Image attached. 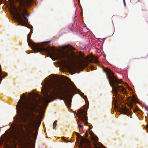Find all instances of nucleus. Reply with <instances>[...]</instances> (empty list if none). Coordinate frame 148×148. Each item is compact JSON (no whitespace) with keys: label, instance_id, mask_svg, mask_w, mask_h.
Masks as SVG:
<instances>
[{"label":"nucleus","instance_id":"f257e3e1","mask_svg":"<svg viewBox=\"0 0 148 148\" xmlns=\"http://www.w3.org/2000/svg\"><path fill=\"white\" fill-rule=\"evenodd\" d=\"M41 85V91L43 96L36 95L35 97L29 100V140L31 137H33L35 140L36 139L38 133L36 127L38 126V129L41 123L40 121L37 122L34 120L36 116L34 112H39L44 116V112L40 111L39 109H45L49 103L53 100L55 95H57L59 96L60 99L64 101L66 105L69 108L71 106L74 92L78 93L85 100L86 105L84 106L83 109L78 110L77 115L85 125H88V100L84 93L78 89L74 83L71 82V86L69 87L61 82H54L52 79L46 78Z\"/></svg>","mask_w":148,"mask_h":148},{"label":"nucleus","instance_id":"f03ea898","mask_svg":"<svg viewBox=\"0 0 148 148\" xmlns=\"http://www.w3.org/2000/svg\"><path fill=\"white\" fill-rule=\"evenodd\" d=\"M103 71L106 72L107 78L112 88V92L115 96L112 104L114 108L124 114L127 115H131L132 113L126 107L124 106H120V102L122 99V97L119 94L118 91L123 94L127 93L126 89L122 85H119L118 84H124L121 80L118 79L114 75L113 72L109 69H104Z\"/></svg>","mask_w":148,"mask_h":148},{"label":"nucleus","instance_id":"7ed1b4c3","mask_svg":"<svg viewBox=\"0 0 148 148\" xmlns=\"http://www.w3.org/2000/svg\"><path fill=\"white\" fill-rule=\"evenodd\" d=\"M50 43V41L44 42L41 44H37L40 45V47H42L43 49H41L36 52H44L49 54H51L52 56L56 59L59 60L64 64L67 65L68 64L74 63L76 64L79 62L80 58L75 52L71 51L69 49L66 50L63 49L61 51L58 52H53L52 48L48 47H45L44 45H46ZM67 46H62V48L64 49L68 48Z\"/></svg>","mask_w":148,"mask_h":148},{"label":"nucleus","instance_id":"20e7f679","mask_svg":"<svg viewBox=\"0 0 148 148\" xmlns=\"http://www.w3.org/2000/svg\"><path fill=\"white\" fill-rule=\"evenodd\" d=\"M26 0H24L23 2H21L19 4L18 6H16L14 3H12L10 5V9L11 12L14 15V18L16 21L18 22V24L22 26L27 27L28 28L31 29L30 32H32V25H28L27 26L24 24V22L27 23L28 21L27 17L25 16V15L28 17L29 14L27 13V11L24 8V4Z\"/></svg>","mask_w":148,"mask_h":148},{"label":"nucleus","instance_id":"39448f33","mask_svg":"<svg viewBox=\"0 0 148 148\" xmlns=\"http://www.w3.org/2000/svg\"><path fill=\"white\" fill-rule=\"evenodd\" d=\"M89 134L91 139L93 142L91 143L87 139L81 136L79 140V143L80 147L84 148H91L92 145H94V148H106L100 143L98 142V138L95 135L92 131L89 132Z\"/></svg>","mask_w":148,"mask_h":148},{"label":"nucleus","instance_id":"423d86ee","mask_svg":"<svg viewBox=\"0 0 148 148\" xmlns=\"http://www.w3.org/2000/svg\"><path fill=\"white\" fill-rule=\"evenodd\" d=\"M89 63H92L97 64H99V62L96 58H92L90 60L86 59V60L84 61V64H79L76 65L74 67V69H81V70L82 71V70H83V68L88 66Z\"/></svg>","mask_w":148,"mask_h":148},{"label":"nucleus","instance_id":"0eeeda50","mask_svg":"<svg viewBox=\"0 0 148 148\" xmlns=\"http://www.w3.org/2000/svg\"><path fill=\"white\" fill-rule=\"evenodd\" d=\"M31 34H29L27 37V42L28 45L32 47V49L34 50V53H35L37 52L40 51L41 49H43L42 47H40V45H37L36 43H34L32 41L29 40L30 38Z\"/></svg>","mask_w":148,"mask_h":148},{"label":"nucleus","instance_id":"6e6552de","mask_svg":"<svg viewBox=\"0 0 148 148\" xmlns=\"http://www.w3.org/2000/svg\"><path fill=\"white\" fill-rule=\"evenodd\" d=\"M135 100L134 99L132 98L131 99H129L128 100L127 103V104L130 109L132 108L133 106V103L135 101Z\"/></svg>","mask_w":148,"mask_h":148},{"label":"nucleus","instance_id":"1a4fd4ad","mask_svg":"<svg viewBox=\"0 0 148 148\" xmlns=\"http://www.w3.org/2000/svg\"><path fill=\"white\" fill-rule=\"evenodd\" d=\"M35 142L32 146H30L29 144H27V148H35Z\"/></svg>","mask_w":148,"mask_h":148},{"label":"nucleus","instance_id":"9d476101","mask_svg":"<svg viewBox=\"0 0 148 148\" xmlns=\"http://www.w3.org/2000/svg\"><path fill=\"white\" fill-rule=\"evenodd\" d=\"M57 122V121H55L54 122L53 124V129H55V127H56V126L57 125L56 123Z\"/></svg>","mask_w":148,"mask_h":148},{"label":"nucleus","instance_id":"9b49d317","mask_svg":"<svg viewBox=\"0 0 148 148\" xmlns=\"http://www.w3.org/2000/svg\"><path fill=\"white\" fill-rule=\"evenodd\" d=\"M90 68L91 70H93L95 69V67L91 65H90Z\"/></svg>","mask_w":148,"mask_h":148},{"label":"nucleus","instance_id":"f8f14e48","mask_svg":"<svg viewBox=\"0 0 148 148\" xmlns=\"http://www.w3.org/2000/svg\"><path fill=\"white\" fill-rule=\"evenodd\" d=\"M78 127L80 129H83L82 126L80 124H78Z\"/></svg>","mask_w":148,"mask_h":148},{"label":"nucleus","instance_id":"ddd939ff","mask_svg":"<svg viewBox=\"0 0 148 148\" xmlns=\"http://www.w3.org/2000/svg\"><path fill=\"white\" fill-rule=\"evenodd\" d=\"M125 86H126L127 87V88L128 89H129V90H130V89H131V88H129V86H128V85L127 84H125Z\"/></svg>","mask_w":148,"mask_h":148},{"label":"nucleus","instance_id":"4468645a","mask_svg":"<svg viewBox=\"0 0 148 148\" xmlns=\"http://www.w3.org/2000/svg\"><path fill=\"white\" fill-rule=\"evenodd\" d=\"M75 134H76V135H77V136H80V135H79V134L78 133H77V132H75Z\"/></svg>","mask_w":148,"mask_h":148},{"label":"nucleus","instance_id":"2eb2a0df","mask_svg":"<svg viewBox=\"0 0 148 148\" xmlns=\"http://www.w3.org/2000/svg\"><path fill=\"white\" fill-rule=\"evenodd\" d=\"M22 96L23 97H25V95L24 93H23L22 95Z\"/></svg>","mask_w":148,"mask_h":148},{"label":"nucleus","instance_id":"dca6fc26","mask_svg":"<svg viewBox=\"0 0 148 148\" xmlns=\"http://www.w3.org/2000/svg\"><path fill=\"white\" fill-rule=\"evenodd\" d=\"M77 123H79V120H77Z\"/></svg>","mask_w":148,"mask_h":148},{"label":"nucleus","instance_id":"f3484780","mask_svg":"<svg viewBox=\"0 0 148 148\" xmlns=\"http://www.w3.org/2000/svg\"><path fill=\"white\" fill-rule=\"evenodd\" d=\"M124 6H125V2H124Z\"/></svg>","mask_w":148,"mask_h":148},{"label":"nucleus","instance_id":"a211bd4d","mask_svg":"<svg viewBox=\"0 0 148 148\" xmlns=\"http://www.w3.org/2000/svg\"><path fill=\"white\" fill-rule=\"evenodd\" d=\"M147 109L148 110V106H147Z\"/></svg>","mask_w":148,"mask_h":148}]
</instances>
